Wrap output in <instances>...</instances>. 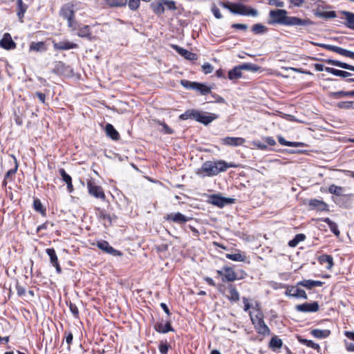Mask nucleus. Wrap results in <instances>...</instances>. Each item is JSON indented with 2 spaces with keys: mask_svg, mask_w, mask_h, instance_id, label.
I'll list each match as a JSON object with an SVG mask.
<instances>
[{
  "mask_svg": "<svg viewBox=\"0 0 354 354\" xmlns=\"http://www.w3.org/2000/svg\"><path fill=\"white\" fill-rule=\"evenodd\" d=\"M239 66L240 67L241 71L245 70V71H252V72H257L260 69L259 66H258L255 64H251V63H244L243 64L239 65Z\"/></svg>",
  "mask_w": 354,
  "mask_h": 354,
  "instance_id": "c9c22d12",
  "label": "nucleus"
},
{
  "mask_svg": "<svg viewBox=\"0 0 354 354\" xmlns=\"http://www.w3.org/2000/svg\"><path fill=\"white\" fill-rule=\"evenodd\" d=\"M221 142L225 145L236 147L243 145L245 140L240 137H225L221 140Z\"/></svg>",
  "mask_w": 354,
  "mask_h": 354,
  "instance_id": "2eb2a0df",
  "label": "nucleus"
},
{
  "mask_svg": "<svg viewBox=\"0 0 354 354\" xmlns=\"http://www.w3.org/2000/svg\"><path fill=\"white\" fill-rule=\"evenodd\" d=\"M236 165L232 162L224 160L207 161L201 167V170L209 176H216L221 172L226 171L228 168H235Z\"/></svg>",
  "mask_w": 354,
  "mask_h": 354,
  "instance_id": "f03ea898",
  "label": "nucleus"
},
{
  "mask_svg": "<svg viewBox=\"0 0 354 354\" xmlns=\"http://www.w3.org/2000/svg\"><path fill=\"white\" fill-rule=\"evenodd\" d=\"M97 246L103 252L111 254L113 256H121L122 252L115 250L106 241H100L97 242Z\"/></svg>",
  "mask_w": 354,
  "mask_h": 354,
  "instance_id": "f8f14e48",
  "label": "nucleus"
},
{
  "mask_svg": "<svg viewBox=\"0 0 354 354\" xmlns=\"http://www.w3.org/2000/svg\"><path fill=\"white\" fill-rule=\"evenodd\" d=\"M169 346L167 343L162 342L159 346V351L161 354H167L168 352Z\"/></svg>",
  "mask_w": 354,
  "mask_h": 354,
  "instance_id": "13d9d810",
  "label": "nucleus"
},
{
  "mask_svg": "<svg viewBox=\"0 0 354 354\" xmlns=\"http://www.w3.org/2000/svg\"><path fill=\"white\" fill-rule=\"evenodd\" d=\"M60 15L68 21V26L74 30L76 29L77 23L75 20V11L73 6L66 4L62 6L60 10Z\"/></svg>",
  "mask_w": 354,
  "mask_h": 354,
  "instance_id": "39448f33",
  "label": "nucleus"
},
{
  "mask_svg": "<svg viewBox=\"0 0 354 354\" xmlns=\"http://www.w3.org/2000/svg\"><path fill=\"white\" fill-rule=\"evenodd\" d=\"M17 167H18V166H17V164L16 163L15 166V167L13 169H9L6 172V174L5 175V178H4L3 180V185L6 186L7 185V183H8V180L9 178L11 176L14 175L17 172Z\"/></svg>",
  "mask_w": 354,
  "mask_h": 354,
  "instance_id": "a18cd8bd",
  "label": "nucleus"
},
{
  "mask_svg": "<svg viewBox=\"0 0 354 354\" xmlns=\"http://www.w3.org/2000/svg\"><path fill=\"white\" fill-rule=\"evenodd\" d=\"M323 47L332 50L333 52H335L337 53H339L341 55L350 57L353 59H354V53L346 49H344L342 48H340L337 46H322Z\"/></svg>",
  "mask_w": 354,
  "mask_h": 354,
  "instance_id": "dca6fc26",
  "label": "nucleus"
},
{
  "mask_svg": "<svg viewBox=\"0 0 354 354\" xmlns=\"http://www.w3.org/2000/svg\"><path fill=\"white\" fill-rule=\"evenodd\" d=\"M65 334H66V342L68 344V346H70V344L72 343L73 338V334L71 332H68V333L66 332Z\"/></svg>",
  "mask_w": 354,
  "mask_h": 354,
  "instance_id": "e2e57ef3",
  "label": "nucleus"
},
{
  "mask_svg": "<svg viewBox=\"0 0 354 354\" xmlns=\"http://www.w3.org/2000/svg\"><path fill=\"white\" fill-rule=\"evenodd\" d=\"M181 84L186 88L189 89H193V87H194V84H196V82H190L186 80H183L180 82Z\"/></svg>",
  "mask_w": 354,
  "mask_h": 354,
  "instance_id": "603ef678",
  "label": "nucleus"
},
{
  "mask_svg": "<svg viewBox=\"0 0 354 354\" xmlns=\"http://www.w3.org/2000/svg\"><path fill=\"white\" fill-rule=\"evenodd\" d=\"M318 260H319V262L322 265L326 263L327 266H326V268L328 270L331 269L332 267L333 266V259L330 255H328V254L321 255L319 257Z\"/></svg>",
  "mask_w": 354,
  "mask_h": 354,
  "instance_id": "393cba45",
  "label": "nucleus"
},
{
  "mask_svg": "<svg viewBox=\"0 0 354 354\" xmlns=\"http://www.w3.org/2000/svg\"><path fill=\"white\" fill-rule=\"evenodd\" d=\"M154 328L157 332L160 333H166L169 331L174 330L169 322H167L165 324L162 322L157 323L154 326Z\"/></svg>",
  "mask_w": 354,
  "mask_h": 354,
  "instance_id": "412c9836",
  "label": "nucleus"
},
{
  "mask_svg": "<svg viewBox=\"0 0 354 354\" xmlns=\"http://www.w3.org/2000/svg\"><path fill=\"white\" fill-rule=\"evenodd\" d=\"M319 306L318 302L304 303L295 306V309L299 312L315 313L319 310Z\"/></svg>",
  "mask_w": 354,
  "mask_h": 354,
  "instance_id": "9b49d317",
  "label": "nucleus"
},
{
  "mask_svg": "<svg viewBox=\"0 0 354 354\" xmlns=\"http://www.w3.org/2000/svg\"><path fill=\"white\" fill-rule=\"evenodd\" d=\"M211 11L213 13L214 16L216 18V19H221L223 17L221 12H220V10L219 8L215 5V4H213L211 7Z\"/></svg>",
  "mask_w": 354,
  "mask_h": 354,
  "instance_id": "de8ad7c7",
  "label": "nucleus"
},
{
  "mask_svg": "<svg viewBox=\"0 0 354 354\" xmlns=\"http://www.w3.org/2000/svg\"><path fill=\"white\" fill-rule=\"evenodd\" d=\"M229 294L227 295L228 299L232 302H236L239 300V293L233 285L227 286Z\"/></svg>",
  "mask_w": 354,
  "mask_h": 354,
  "instance_id": "4be33fe9",
  "label": "nucleus"
},
{
  "mask_svg": "<svg viewBox=\"0 0 354 354\" xmlns=\"http://www.w3.org/2000/svg\"><path fill=\"white\" fill-rule=\"evenodd\" d=\"M250 316L252 323L258 334L264 337L270 334V330L263 320L264 315L261 310H258V313L255 314L252 312H250Z\"/></svg>",
  "mask_w": 354,
  "mask_h": 354,
  "instance_id": "20e7f679",
  "label": "nucleus"
},
{
  "mask_svg": "<svg viewBox=\"0 0 354 354\" xmlns=\"http://www.w3.org/2000/svg\"><path fill=\"white\" fill-rule=\"evenodd\" d=\"M220 4L233 14L250 17H257L259 14L257 10L241 3L227 4L220 2Z\"/></svg>",
  "mask_w": 354,
  "mask_h": 354,
  "instance_id": "7ed1b4c3",
  "label": "nucleus"
},
{
  "mask_svg": "<svg viewBox=\"0 0 354 354\" xmlns=\"http://www.w3.org/2000/svg\"><path fill=\"white\" fill-rule=\"evenodd\" d=\"M263 139L265 142L267 143V145H269L270 146H274L276 145L274 139L272 137H266Z\"/></svg>",
  "mask_w": 354,
  "mask_h": 354,
  "instance_id": "0e129e2a",
  "label": "nucleus"
},
{
  "mask_svg": "<svg viewBox=\"0 0 354 354\" xmlns=\"http://www.w3.org/2000/svg\"><path fill=\"white\" fill-rule=\"evenodd\" d=\"M311 334L316 338L324 339L330 335V330L328 329H313L311 330Z\"/></svg>",
  "mask_w": 354,
  "mask_h": 354,
  "instance_id": "a878e982",
  "label": "nucleus"
},
{
  "mask_svg": "<svg viewBox=\"0 0 354 354\" xmlns=\"http://www.w3.org/2000/svg\"><path fill=\"white\" fill-rule=\"evenodd\" d=\"M107 4L112 7H120L125 6L127 0H107Z\"/></svg>",
  "mask_w": 354,
  "mask_h": 354,
  "instance_id": "c03bdc74",
  "label": "nucleus"
},
{
  "mask_svg": "<svg viewBox=\"0 0 354 354\" xmlns=\"http://www.w3.org/2000/svg\"><path fill=\"white\" fill-rule=\"evenodd\" d=\"M69 308L71 312V313L75 317H77L79 315V310L75 304H73L72 303H70L69 304Z\"/></svg>",
  "mask_w": 354,
  "mask_h": 354,
  "instance_id": "5fc2aeb1",
  "label": "nucleus"
},
{
  "mask_svg": "<svg viewBox=\"0 0 354 354\" xmlns=\"http://www.w3.org/2000/svg\"><path fill=\"white\" fill-rule=\"evenodd\" d=\"M59 173L62 176V180L66 183L67 185V190L69 193H72L74 190L73 184H72V178L71 176L66 174V171L62 168L59 170Z\"/></svg>",
  "mask_w": 354,
  "mask_h": 354,
  "instance_id": "aec40b11",
  "label": "nucleus"
},
{
  "mask_svg": "<svg viewBox=\"0 0 354 354\" xmlns=\"http://www.w3.org/2000/svg\"><path fill=\"white\" fill-rule=\"evenodd\" d=\"M164 5H165L168 9L169 10H176L175 2L173 1H167L165 0L163 1Z\"/></svg>",
  "mask_w": 354,
  "mask_h": 354,
  "instance_id": "bf43d9fd",
  "label": "nucleus"
},
{
  "mask_svg": "<svg viewBox=\"0 0 354 354\" xmlns=\"http://www.w3.org/2000/svg\"><path fill=\"white\" fill-rule=\"evenodd\" d=\"M176 50L186 59L194 61L196 60L198 56L196 53H192L179 46H172Z\"/></svg>",
  "mask_w": 354,
  "mask_h": 354,
  "instance_id": "f3484780",
  "label": "nucleus"
},
{
  "mask_svg": "<svg viewBox=\"0 0 354 354\" xmlns=\"http://www.w3.org/2000/svg\"><path fill=\"white\" fill-rule=\"evenodd\" d=\"M46 46H30V52L31 51H37V52H43L45 51Z\"/></svg>",
  "mask_w": 354,
  "mask_h": 354,
  "instance_id": "6e6d98bb",
  "label": "nucleus"
},
{
  "mask_svg": "<svg viewBox=\"0 0 354 354\" xmlns=\"http://www.w3.org/2000/svg\"><path fill=\"white\" fill-rule=\"evenodd\" d=\"M196 110H193V109L187 110L184 113L181 114L179 116V118L180 120H187V119H189V118L195 119V113H196Z\"/></svg>",
  "mask_w": 354,
  "mask_h": 354,
  "instance_id": "79ce46f5",
  "label": "nucleus"
},
{
  "mask_svg": "<svg viewBox=\"0 0 354 354\" xmlns=\"http://www.w3.org/2000/svg\"><path fill=\"white\" fill-rule=\"evenodd\" d=\"M323 221L328 224L330 231L336 236H339L340 232L336 223L331 221L329 218H325Z\"/></svg>",
  "mask_w": 354,
  "mask_h": 354,
  "instance_id": "7c9ffc66",
  "label": "nucleus"
},
{
  "mask_svg": "<svg viewBox=\"0 0 354 354\" xmlns=\"http://www.w3.org/2000/svg\"><path fill=\"white\" fill-rule=\"evenodd\" d=\"M305 239V234H297V235H295L293 239L289 241L288 245L292 248L296 247L300 242L304 241Z\"/></svg>",
  "mask_w": 354,
  "mask_h": 354,
  "instance_id": "f704fd0d",
  "label": "nucleus"
},
{
  "mask_svg": "<svg viewBox=\"0 0 354 354\" xmlns=\"http://www.w3.org/2000/svg\"><path fill=\"white\" fill-rule=\"evenodd\" d=\"M243 304H244V310L248 311L250 308V304L249 300H248V299L243 297Z\"/></svg>",
  "mask_w": 354,
  "mask_h": 354,
  "instance_id": "69168bd1",
  "label": "nucleus"
},
{
  "mask_svg": "<svg viewBox=\"0 0 354 354\" xmlns=\"http://www.w3.org/2000/svg\"><path fill=\"white\" fill-rule=\"evenodd\" d=\"M140 0H129V7L132 10H136L140 6Z\"/></svg>",
  "mask_w": 354,
  "mask_h": 354,
  "instance_id": "864d4df0",
  "label": "nucleus"
},
{
  "mask_svg": "<svg viewBox=\"0 0 354 354\" xmlns=\"http://www.w3.org/2000/svg\"><path fill=\"white\" fill-rule=\"evenodd\" d=\"M216 272L222 277L221 279L223 282L234 281L238 279L236 272L229 266H224L221 270H218Z\"/></svg>",
  "mask_w": 354,
  "mask_h": 354,
  "instance_id": "0eeeda50",
  "label": "nucleus"
},
{
  "mask_svg": "<svg viewBox=\"0 0 354 354\" xmlns=\"http://www.w3.org/2000/svg\"><path fill=\"white\" fill-rule=\"evenodd\" d=\"M218 115L215 113L196 110L194 120L205 125H207L218 118Z\"/></svg>",
  "mask_w": 354,
  "mask_h": 354,
  "instance_id": "6e6552de",
  "label": "nucleus"
},
{
  "mask_svg": "<svg viewBox=\"0 0 354 354\" xmlns=\"http://www.w3.org/2000/svg\"><path fill=\"white\" fill-rule=\"evenodd\" d=\"M299 342L301 343H302L303 344H305L306 346H308L310 348H314V349H315V350H317L318 351L320 350L319 345L318 344H317V343H315L312 340H308V339H300Z\"/></svg>",
  "mask_w": 354,
  "mask_h": 354,
  "instance_id": "a19ab883",
  "label": "nucleus"
},
{
  "mask_svg": "<svg viewBox=\"0 0 354 354\" xmlns=\"http://www.w3.org/2000/svg\"><path fill=\"white\" fill-rule=\"evenodd\" d=\"M327 62L331 65L354 71V66L337 60L328 59Z\"/></svg>",
  "mask_w": 354,
  "mask_h": 354,
  "instance_id": "2f4dec72",
  "label": "nucleus"
},
{
  "mask_svg": "<svg viewBox=\"0 0 354 354\" xmlns=\"http://www.w3.org/2000/svg\"><path fill=\"white\" fill-rule=\"evenodd\" d=\"M226 258L234 261H245L246 256L242 253L238 252L235 254H226Z\"/></svg>",
  "mask_w": 354,
  "mask_h": 354,
  "instance_id": "473e14b6",
  "label": "nucleus"
},
{
  "mask_svg": "<svg viewBox=\"0 0 354 354\" xmlns=\"http://www.w3.org/2000/svg\"><path fill=\"white\" fill-rule=\"evenodd\" d=\"M194 86H195L193 87V90L198 91L202 95H206L211 91L210 88L205 84L196 82Z\"/></svg>",
  "mask_w": 354,
  "mask_h": 354,
  "instance_id": "72a5a7b5",
  "label": "nucleus"
},
{
  "mask_svg": "<svg viewBox=\"0 0 354 354\" xmlns=\"http://www.w3.org/2000/svg\"><path fill=\"white\" fill-rule=\"evenodd\" d=\"M202 70L205 74H209L213 72L214 68L209 63H205L202 66Z\"/></svg>",
  "mask_w": 354,
  "mask_h": 354,
  "instance_id": "3c124183",
  "label": "nucleus"
},
{
  "mask_svg": "<svg viewBox=\"0 0 354 354\" xmlns=\"http://www.w3.org/2000/svg\"><path fill=\"white\" fill-rule=\"evenodd\" d=\"M232 198H224L218 195H212L209 198V203L218 207H223L227 204L232 203Z\"/></svg>",
  "mask_w": 354,
  "mask_h": 354,
  "instance_id": "ddd939ff",
  "label": "nucleus"
},
{
  "mask_svg": "<svg viewBox=\"0 0 354 354\" xmlns=\"http://www.w3.org/2000/svg\"><path fill=\"white\" fill-rule=\"evenodd\" d=\"M77 35L80 37H90L89 26L85 25L80 28Z\"/></svg>",
  "mask_w": 354,
  "mask_h": 354,
  "instance_id": "ea45409f",
  "label": "nucleus"
},
{
  "mask_svg": "<svg viewBox=\"0 0 354 354\" xmlns=\"http://www.w3.org/2000/svg\"><path fill=\"white\" fill-rule=\"evenodd\" d=\"M16 289H17V295L19 296H23L25 295L26 289L23 286H21L19 284H17L16 286Z\"/></svg>",
  "mask_w": 354,
  "mask_h": 354,
  "instance_id": "052dcab7",
  "label": "nucleus"
},
{
  "mask_svg": "<svg viewBox=\"0 0 354 354\" xmlns=\"http://www.w3.org/2000/svg\"><path fill=\"white\" fill-rule=\"evenodd\" d=\"M328 192L330 194H333L339 196L343 194V188L340 186H337L335 185H331L328 187Z\"/></svg>",
  "mask_w": 354,
  "mask_h": 354,
  "instance_id": "58836bf2",
  "label": "nucleus"
},
{
  "mask_svg": "<svg viewBox=\"0 0 354 354\" xmlns=\"http://www.w3.org/2000/svg\"><path fill=\"white\" fill-rule=\"evenodd\" d=\"M53 71L60 75L68 76L72 73V69L70 66H66L63 62H58L55 64Z\"/></svg>",
  "mask_w": 354,
  "mask_h": 354,
  "instance_id": "4468645a",
  "label": "nucleus"
},
{
  "mask_svg": "<svg viewBox=\"0 0 354 354\" xmlns=\"http://www.w3.org/2000/svg\"><path fill=\"white\" fill-rule=\"evenodd\" d=\"M164 3H153L151 6L153 12L158 15H161L164 12L165 8H164Z\"/></svg>",
  "mask_w": 354,
  "mask_h": 354,
  "instance_id": "37998d69",
  "label": "nucleus"
},
{
  "mask_svg": "<svg viewBox=\"0 0 354 354\" xmlns=\"http://www.w3.org/2000/svg\"><path fill=\"white\" fill-rule=\"evenodd\" d=\"M0 44H15L9 33H5L0 40Z\"/></svg>",
  "mask_w": 354,
  "mask_h": 354,
  "instance_id": "49530a36",
  "label": "nucleus"
},
{
  "mask_svg": "<svg viewBox=\"0 0 354 354\" xmlns=\"http://www.w3.org/2000/svg\"><path fill=\"white\" fill-rule=\"evenodd\" d=\"M17 3L18 8L17 16L21 20V21H22V19L24 16V14L28 9V5L24 3L22 0H17Z\"/></svg>",
  "mask_w": 354,
  "mask_h": 354,
  "instance_id": "c85d7f7f",
  "label": "nucleus"
},
{
  "mask_svg": "<svg viewBox=\"0 0 354 354\" xmlns=\"http://www.w3.org/2000/svg\"><path fill=\"white\" fill-rule=\"evenodd\" d=\"M34 208L36 211L39 212L42 214L44 213L45 209L43 208L41 201L39 199L34 200Z\"/></svg>",
  "mask_w": 354,
  "mask_h": 354,
  "instance_id": "09e8293b",
  "label": "nucleus"
},
{
  "mask_svg": "<svg viewBox=\"0 0 354 354\" xmlns=\"http://www.w3.org/2000/svg\"><path fill=\"white\" fill-rule=\"evenodd\" d=\"M160 124L162 127L163 130L165 131V132L166 133L171 134L173 133V131L171 130V129L165 123L160 122Z\"/></svg>",
  "mask_w": 354,
  "mask_h": 354,
  "instance_id": "680f3d73",
  "label": "nucleus"
},
{
  "mask_svg": "<svg viewBox=\"0 0 354 354\" xmlns=\"http://www.w3.org/2000/svg\"><path fill=\"white\" fill-rule=\"evenodd\" d=\"M282 345V340L277 336L272 337L269 342V347L274 351L281 348Z\"/></svg>",
  "mask_w": 354,
  "mask_h": 354,
  "instance_id": "bb28decb",
  "label": "nucleus"
},
{
  "mask_svg": "<svg viewBox=\"0 0 354 354\" xmlns=\"http://www.w3.org/2000/svg\"><path fill=\"white\" fill-rule=\"evenodd\" d=\"M322 15L327 18H334L336 17V13L335 11H330L324 12Z\"/></svg>",
  "mask_w": 354,
  "mask_h": 354,
  "instance_id": "338daca9",
  "label": "nucleus"
},
{
  "mask_svg": "<svg viewBox=\"0 0 354 354\" xmlns=\"http://www.w3.org/2000/svg\"><path fill=\"white\" fill-rule=\"evenodd\" d=\"M301 285H298V283L296 286L288 287L286 290V294L288 296L296 297V298H302L307 299V295L306 292L300 288Z\"/></svg>",
  "mask_w": 354,
  "mask_h": 354,
  "instance_id": "9d476101",
  "label": "nucleus"
},
{
  "mask_svg": "<svg viewBox=\"0 0 354 354\" xmlns=\"http://www.w3.org/2000/svg\"><path fill=\"white\" fill-rule=\"evenodd\" d=\"M252 30L254 33H255L257 35H259V34L266 33L268 30V28L266 26H265L261 24H257L252 26Z\"/></svg>",
  "mask_w": 354,
  "mask_h": 354,
  "instance_id": "e433bc0d",
  "label": "nucleus"
},
{
  "mask_svg": "<svg viewBox=\"0 0 354 354\" xmlns=\"http://www.w3.org/2000/svg\"><path fill=\"white\" fill-rule=\"evenodd\" d=\"M308 205L311 209H317L318 211L327 210L328 205L323 201L318 199H311L308 202Z\"/></svg>",
  "mask_w": 354,
  "mask_h": 354,
  "instance_id": "6ab92c4d",
  "label": "nucleus"
},
{
  "mask_svg": "<svg viewBox=\"0 0 354 354\" xmlns=\"http://www.w3.org/2000/svg\"><path fill=\"white\" fill-rule=\"evenodd\" d=\"M325 71L329 73H331L338 77H347L351 76V73L347 71L337 70L333 68L326 67L325 68Z\"/></svg>",
  "mask_w": 354,
  "mask_h": 354,
  "instance_id": "c756f323",
  "label": "nucleus"
},
{
  "mask_svg": "<svg viewBox=\"0 0 354 354\" xmlns=\"http://www.w3.org/2000/svg\"><path fill=\"white\" fill-rule=\"evenodd\" d=\"M340 18L344 20V24L349 28L354 30V13L348 11H342Z\"/></svg>",
  "mask_w": 354,
  "mask_h": 354,
  "instance_id": "a211bd4d",
  "label": "nucleus"
},
{
  "mask_svg": "<svg viewBox=\"0 0 354 354\" xmlns=\"http://www.w3.org/2000/svg\"><path fill=\"white\" fill-rule=\"evenodd\" d=\"M269 24H281L289 26H307L312 24L308 18H299L297 17L288 16V12L283 9H276L270 11Z\"/></svg>",
  "mask_w": 354,
  "mask_h": 354,
  "instance_id": "f257e3e1",
  "label": "nucleus"
},
{
  "mask_svg": "<svg viewBox=\"0 0 354 354\" xmlns=\"http://www.w3.org/2000/svg\"><path fill=\"white\" fill-rule=\"evenodd\" d=\"M46 252L50 257V263L52 265L58 263V258L56 254L55 250L53 248H47Z\"/></svg>",
  "mask_w": 354,
  "mask_h": 354,
  "instance_id": "4c0bfd02",
  "label": "nucleus"
},
{
  "mask_svg": "<svg viewBox=\"0 0 354 354\" xmlns=\"http://www.w3.org/2000/svg\"><path fill=\"white\" fill-rule=\"evenodd\" d=\"M86 187L88 194L99 199L104 200L106 198L103 188L97 185L93 180H88L86 183Z\"/></svg>",
  "mask_w": 354,
  "mask_h": 354,
  "instance_id": "423d86ee",
  "label": "nucleus"
},
{
  "mask_svg": "<svg viewBox=\"0 0 354 354\" xmlns=\"http://www.w3.org/2000/svg\"><path fill=\"white\" fill-rule=\"evenodd\" d=\"M344 335L348 339L354 341V332L352 331H345Z\"/></svg>",
  "mask_w": 354,
  "mask_h": 354,
  "instance_id": "774afa93",
  "label": "nucleus"
},
{
  "mask_svg": "<svg viewBox=\"0 0 354 354\" xmlns=\"http://www.w3.org/2000/svg\"><path fill=\"white\" fill-rule=\"evenodd\" d=\"M242 71L239 66L234 67L228 73V78L232 81L238 80L242 77Z\"/></svg>",
  "mask_w": 354,
  "mask_h": 354,
  "instance_id": "b1692460",
  "label": "nucleus"
},
{
  "mask_svg": "<svg viewBox=\"0 0 354 354\" xmlns=\"http://www.w3.org/2000/svg\"><path fill=\"white\" fill-rule=\"evenodd\" d=\"M298 285H301V286L305 287L308 289H312L313 288V280L310 279H305L299 281L298 282Z\"/></svg>",
  "mask_w": 354,
  "mask_h": 354,
  "instance_id": "8fccbe9b",
  "label": "nucleus"
},
{
  "mask_svg": "<svg viewBox=\"0 0 354 354\" xmlns=\"http://www.w3.org/2000/svg\"><path fill=\"white\" fill-rule=\"evenodd\" d=\"M105 131L106 135L109 136L111 139L114 140H119L120 135L112 124H107L105 127Z\"/></svg>",
  "mask_w": 354,
  "mask_h": 354,
  "instance_id": "5701e85b",
  "label": "nucleus"
},
{
  "mask_svg": "<svg viewBox=\"0 0 354 354\" xmlns=\"http://www.w3.org/2000/svg\"><path fill=\"white\" fill-rule=\"evenodd\" d=\"M279 142L283 146L299 147H305L306 145L301 142H290L286 141L282 136H278Z\"/></svg>",
  "mask_w": 354,
  "mask_h": 354,
  "instance_id": "cd10ccee",
  "label": "nucleus"
},
{
  "mask_svg": "<svg viewBox=\"0 0 354 354\" xmlns=\"http://www.w3.org/2000/svg\"><path fill=\"white\" fill-rule=\"evenodd\" d=\"M252 145L259 149L265 150L267 149V145L262 143L259 140L253 141Z\"/></svg>",
  "mask_w": 354,
  "mask_h": 354,
  "instance_id": "4d7b16f0",
  "label": "nucleus"
},
{
  "mask_svg": "<svg viewBox=\"0 0 354 354\" xmlns=\"http://www.w3.org/2000/svg\"><path fill=\"white\" fill-rule=\"evenodd\" d=\"M164 218L167 221L178 224H184L192 219L191 217L187 216L180 212L168 214Z\"/></svg>",
  "mask_w": 354,
  "mask_h": 354,
  "instance_id": "1a4fd4ad",
  "label": "nucleus"
}]
</instances>
